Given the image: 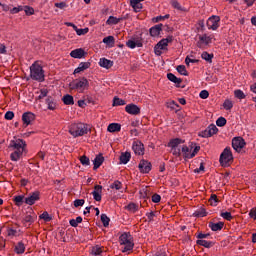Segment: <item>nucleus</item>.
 I'll list each match as a JSON object with an SVG mask.
<instances>
[{"instance_id": "nucleus-62", "label": "nucleus", "mask_w": 256, "mask_h": 256, "mask_svg": "<svg viewBox=\"0 0 256 256\" xmlns=\"http://www.w3.org/2000/svg\"><path fill=\"white\" fill-rule=\"evenodd\" d=\"M152 202H153V203H160V202H161V195H159V194H154V195L152 196Z\"/></svg>"}, {"instance_id": "nucleus-60", "label": "nucleus", "mask_w": 256, "mask_h": 256, "mask_svg": "<svg viewBox=\"0 0 256 256\" xmlns=\"http://www.w3.org/2000/svg\"><path fill=\"white\" fill-rule=\"evenodd\" d=\"M77 35H87L89 33V28H84V29H78L76 30Z\"/></svg>"}, {"instance_id": "nucleus-39", "label": "nucleus", "mask_w": 256, "mask_h": 256, "mask_svg": "<svg viewBox=\"0 0 256 256\" xmlns=\"http://www.w3.org/2000/svg\"><path fill=\"white\" fill-rule=\"evenodd\" d=\"M208 201H209L210 205H212V207H217V203H219L220 200L216 194H211Z\"/></svg>"}, {"instance_id": "nucleus-18", "label": "nucleus", "mask_w": 256, "mask_h": 256, "mask_svg": "<svg viewBox=\"0 0 256 256\" xmlns=\"http://www.w3.org/2000/svg\"><path fill=\"white\" fill-rule=\"evenodd\" d=\"M212 39L210 38V36H207V34H203L202 36H199V41L197 42V47H199V49H201L203 47V43H205L206 45H209L211 43Z\"/></svg>"}, {"instance_id": "nucleus-8", "label": "nucleus", "mask_w": 256, "mask_h": 256, "mask_svg": "<svg viewBox=\"0 0 256 256\" xmlns=\"http://www.w3.org/2000/svg\"><path fill=\"white\" fill-rule=\"evenodd\" d=\"M219 132V128L215 124H210L207 129L199 133V137H213V135H217Z\"/></svg>"}, {"instance_id": "nucleus-45", "label": "nucleus", "mask_w": 256, "mask_h": 256, "mask_svg": "<svg viewBox=\"0 0 256 256\" xmlns=\"http://www.w3.org/2000/svg\"><path fill=\"white\" fill-rule=\"evenodd\" d=\"M122 187L123 184L119 180L114 181V183L110 185V189H116V191H119V189H122Z\"/></svg>"}, {"instance_id": "nucleus-41", "label": "nucleus", "mask_w": 256, "mask_h": 256, "mask_svg": "<svg viewBox=\"0 0 256 256\" xmlns=\"http://www.w3.org/2000/svg\"><path fill=\"white\" fill-rule=\"evenodd\" d=\"M176 69L178 73H180V75H184L185 77L189 75V72H187V68L185 67V65H179Z\"/></svg>"}, {"instance_id": "nucleus-1", "label": "nucleus", "mask_w": 256, "mask_h": 256, "mask_svg": "<svg viewBox=\"0 0 256 256\" xmlns=\"http://www.w3.org/2000/svg\"><path fill=\"white\" fill-rule=\"evenodd\" d=\"M25 147H27V143L23 139L11 140L9 148L16 150L10 156L11 161H19L25 151Z\"/></svg>"}, {"instance_id": "nucleus-25", "label": "nucleus", "mask_w": 256, "mask_h": 256, "mask_svg": "<svg viewBox=\"0 0 256 256\" xmlns=\"http://www.w3.org/2000/svg\"><path fill=\"white\" fill-rule=\"evenodd\" d=\"M167 79L169 81H171L172 83H175L176 87H180L179 85H181V83H183V79L177 78V76H175V74H173V73H168Z\"/></svg>"}, {"instance_id": "nucleus-23", "label": "nucleus", "mask_w": 256, "mask_h": 256, "mask_svg": "<svg viewBox=\"0 0 256 256\" xmlns=\"http://www.w3.org/2000/svg\"><path fill=\"white\" fill-rule=\"evenodd\" d=\"M208 227H210L212 231H221V229L225 227V222H209Z\"/></svg>"}, {"instance_id": "nucleus-37", "label": "nucleus", "mask_w": 256, "mask_h": 256, "mask_svg": "<svg viewBox=\"0 0 256 256\" xmlns=\"http://www.w3.org/2000/svg\"><path fill=\"white\" fill-rule=\"evenodd\" d=\"M193 215L194 217H207V210L201 207L200 209L196 210Z\"/></svg>"}, {"instance_id": "nucleus-28", "label": "nucleus", "mask_w": 256, "mask_h": 256, "mask_svg": "<svg viewBox=\"0 0 256 256\" xmlns=\"http://www.w3.org/2000/svg\"><path fill=\"white\" fill-rule=\"evenodd\" d=\"M181 143H185V140H182L181 138L171 139L168 143V147H171V149H175L179 147Z\"/></svg>"}, {"instance_id": "nucleus-4", "label": "nucleus", "mask_w": 256, "mask_h": 256, "mask_svg": "<svg viewBox=\"0 0 256 256\" xmlns=\"http://www.w3.org/2000/svg\"><path fill=\"white\" fill-rule=\"evenodd\" d=\"M120 245H124L122 253H127L128 251H133V247H135V243H133V238L129 233H123L119 237Z\"/></svg>"}, {"instance_id": "nucleus-6", "label": "nucleus", "mask_w": 256, "mask_h": 256, "mask_svg": "<svg viewBox=\"0 0 256 256\" xmlns=\"http://www.w3.org/2000/svg\"><path fill=\"white\" fill-rule=\"evenodd\" d=\"M30 77L34 81H45V72L43 71V67L39 64H33L30 67Z\"/></svg>"}, {"instance_id": "nucleus-32", "label": "nucleus", "mask_w": 256, "mask_h": 256, "mask_svg": "<svg viewBox=\"0 0 256 256\" xmlns=\"http://www.w3.org/2000/svg\"><path fill=\"white\" fill-rule=\"evenodd\" d=\"M14 251L17 255H23V253H25V244L23 242H18Z\"/></svg>"}, {"instance_id": "nucleus-47", "label": "nucleus", "mask_w": 256, "mask_h": 256, "mask_svg": "<svg viewBox=\"0 0 256 256\" xmlns=\"http://www.w3.org/2000/svg\"><path fill=\"white\" fill-rule=\"evenodd\" d=\"M217 127H225L227 125V119L225 117H219L216 121Z\"/></svg>"}, {"instance_id": "nucleus-12", "label": "nucleus", "mask_w": 256, "mask_h": 256, "mask_svg": "<svg viewBox=\"0 0 256 256\" xmlns=\"http://www.w3.org/2000/svg\"><path fill=\"white\" fill-rule=\"evenodd\" d=\"M41 199V193L39 191H35L30 194L29 197L25 198L26 205H35L36 201Z\"/></svg>"}, {"instance_id": "nucleus-49", "label": "nucleus", "mask_w": 256, "mask_h": 256, "mask_svg": "<svg viewBox=\"0 0 256 256\" xmlns=\"http://www.w3.org/2000/svg\"><path fill=\"white\" fill-rule=\"evenodd\" d=\"M102 253H103V248H101L99 245L92 247V255H100Z\"/></svg>"}, {"instance_id": "nucleus-7", "label": "nucleus", "mask_w": 256, "mask_h": 256, "mask_svg": "<svg viewBox=\"0 0 256 256\" xmlns=\"http://www.w3.org/2000/svg\"><path fill=\"white\" fill-rule=\"evenodd\" d=\"M169 43H173V36H168L167 38L160 40L154 47L155 55H162V51L167 49Z\"/></svg>"}, {"instance_id": "nucleus-56", "label": "nucleus", "mask_w": 256, "mask_h": 256, "mask_svg": "<svg viewBox=\"0 0 256 256\" xmlns=\"http://www.w3.org/2000/svg\"><path fill=\"white\" fill-rule=\"evenodd\" d=\"M24 223H35V216L26 215L23 219Z\"/></svg>"}, {"instance_id": "nucleus-33", "label": "nucleus", "mask_w": 256, "mask_h": 256, "mask_svg": "<svg viewBox=\"0 0 256 256\" xmlns=\"http://www.w3.org/2000/svg\"><path fill=\"white\" fill-rule=\"evenodd\" d=\"M62 101L64 103V105H75V100L73 98V96H71L70 94H66L63 96Z\"/></svg>"}, {"instance_id": "nucleus-3", "label": "nucleus", "mask_w": 256, "mask_h": 256, "mask_svg": "<svg viewBox=\"0 0 256 256\" xmlns=\"http://www.w3.org/2000/svg\"><path fill=\"white\" fill-rule=\"evenodd\" d=\"M70 91H78V93H83L85 89H89V80L85 77L74 79L69 83Z\"/></svg>"}, {"instance_id": "nucleus-27", "label": "nucleus", "mask_w": 256, "mask_h": 256, "mask_svg": "<svg viewBox=\"0 0 256 256\" xmlns=\"http://www.w3.org/2000/svg\"><path fill=\"white\" fill-rule=\"evenodd\" d=\"M107 131L109 133H119L121 131V124L119 123H111L108 125Z\"/></svg>"}, {"instance_id": "nucleus-57", "label": "nucleus", "mask_w": 256, "mask_h": 256, "mask_svg": "<svg viewBox=\"0 0 256 256\" xmlns=\"http://www.w3.org/2000/svg\"><path fill=\"white\" fill-rule=\"evenodd\" d=\"M83 205H85L84 199H76L74 201V207H83Z\"/></svg>"}, {"instance_id": "nucleus-35", "label": "nucleus", "mask_w": 256, "mask_h": 256, "mask_svg": "<svg viewBox=\"0 0 256 256\" xmlns=\"http://www.w3.org/2000/svg\"><path fill=\"white\" fill-rule=\"evenodd\" d=\"M181 151L184 159H193V156H191V150L187 147V145L182 146Z\"/></svg>"}, {"instance_id": "nucleus-20", "label": "nucleus", "mask_w": 256, "mask_h": 256, "mask_svg": "<svg viewBox=\"0 0 256 256\" xmlns=\"http://www.w3.org/2000/svg\"><path fill=\"white\" fill-rule=\"evenodd\" d=\"M141 1L145 0H130V5L135 13H139L141 12V9H143V4H141Z\"/></svg>"}, {"instance_id": "nucleus-31", "label": "nucleus", "mask_w": 256, "mask_h": 256, "mask_svg": "<svg viewBox=\"0 0 256 256\" xmlns=\"http://www.w3.org/2000/svg\"><path fill=\"white\" fill-rule=\"evenodd\" d=\"M197 245H200L201 247H205L206 249H211L213 245H215V242L207 241V240H197Z\"/></svg>"}, {"instance_id": "nucleus-9", "label": "nucleus", "mask_w": 256, "mask_h": 256, "mask_svg": "<svg viewBox=\"0 0 256 256\" xmlns=\"http://www.w3.org/2000/svg\"><path fill=\"white\" fill-rule=\"evenodd\" d=\"M245 145H247V143L243 137H234L232 139V147L234 151H237V153H239V151H241Z\"/></svg>"}, {"instance_id": "nucleus-24", "label": "nucleus", "mask_w": 256, "mask_h": 256, "mask_svg": "<svg viewBox=\"0 0 256 256\" xmlns=\"http://www.w3.org/2000/svg\"><path fill=\"white\" fill-rule=\"evenodd\" d=\"M46 104L48 105V109L50 111H55L57 109V102H55V98L52 96H48L46 99Z\"/></svg>"}, {"instance_id": "nucleus-5", "label": "nucleus", "mask_w": 256, "mask_h": 256, "mask_svg": "<svg viewBox=\"0 0 256 256\" xmlns=\"http://www.w3.org/2000/svg\"><path fill=\"white\" fill-rule=\"evenodd\" d=\"M221 167H231L233 164V153L230 147H226L220 155Z\"/></svg>"}, {"instance_id": "nucleus-11", "label": "nucleus", "mask_w": 256, "mask_h": 256, "mask_svg": "<svg viewBox=\"0 0 256 256\" xmlns=\"http://www.w3.org/2000/svg\"><path fill=\"white\" fill-rule=\"evenodd\" d=\"M153 165L148 160L142 159L138 165L140 173L147 174L151 171Z\"/></svg>"}, {"instance_id": "nucleus-17", "label": "nucleus", "mask_w": 256, "mask_h": 256, "mask_svg": "<svg viewBox=\"0 0 256 256\" xmlns=\"http://www.w3.org/2000/svg\"><path fill=\"white\" fill-rule=\"evenodd\" d=\"M161 31H163V24H158L150 28L149 33L151 37H159V35H161Z\"/></svg>"}, {"instance_id": "nucleus-15", "label": "nucleus", "mask_w": 256, "mask_h": 256, "mask_svg": "<svg viewBox=\"0 0 256 256\" xmlns=\"http://www.w3.org/2000/svg\"><path fill=\"white\" fill-rule=\"evenodd\" d=\"M125 111L129 115H139L141 113V108H139V106H137L136 104L132 103V104L126 105Z\"/></svg>"}, {"instance_id": "nucleus-2", "label": "nucleus", "mask_w": 256, "mask_h": 256, "mask_svg": "<svg viewBox=\"0 0 256 256\" xmlns=\"http://www.w3.org/2000/svg\"><path fill=\"white\" fill-rule=\"evenodd\" d=\"M69 133L72 137H83L89 133V126L85 123H74L70 125Z\"/></svg>"}, {"instance_id": "nucleus-61", "label": "nucleus", "mask_w": 256, "mask_h": 256, "mask_svg": "<svg viewBox=\"0 0 256 256\" xmlns=\"http://www.w3.org/2000/svg\"><path fill=\"white\" fill-rule=\"evenodd\" d=\"M20 11H23V6L14 7L10 10V13L12 15H15V13H19Z\"/></svg>"}, {"instance_id": "nucleus-42", "label": "nucleus", "mask_w": 256, "mask_h": 256, "mask_svg": "<svg viewBox=\"0 0 256 256\" xmlns=\"http://www.w3.org/2000/svg\"><path fill=\"white\" fill-rule=\"evenodd\" d=\"M49 95V90L43 88L40 90V95L36 98V101H41V99H45Z\"/></svg>"}, {"instance_id": "nucleus-54", "label": "nucleus", "mask_w": 256, "mask_h": 256, "mask_svg": "<svg viewBox=\"0 0 256 256\" xmlns=\"http://www.w3.org/2000/svg\"><path fill=\"white\" fill-rule=\"evenodd\" d=\"M24 11L26 13V15H35V9H33V7L30 6H24Z\"/></svg>"}, {"instance_id": "nucleus-10", "label": "nucleus", "mask_w": 256, "mask_h": 256, "mask_svg": "<svg viewBox=\"0 0 256 256\" xmlns=\"http://www.w3.org/2000/svg\"><path fill=\"white\" fill-rule=\"evenodd\" d=\"M219 21H221V18L219 16H211L208 20H207V27L208 29H212V31H217V29H219Z\"/></svg>"}, {"instance_id": "nucleus-58", "label": "nucleus", "mask_w": 256, "mask_h": 256, "mask_svg": "<svg viewBox=\"0 0 256 256\" xmlns=\"http://www.w3.org/2000/svg\"><path fill=\"white\" fill-rule=\"evenodd\" d=\"M171 153L174 157H181V149L179 148H172Z\"/></svg>"}, {"instance_id": "nucleus-53", "label": "nucleus", "mask_w": 256, "mask_h": 256, "mask_svg": "<svg viewBox=\"0 0 256 256\" xmlns=\"http://www.w3.org/2000/svg\"><path fill=\"white\" fill-rule=\"evenodd\" d=\"M103 43H106L107 45L112 43V45H114L115 44V37H113V36L105 37L103 39Z\"/></svg>"}, {"instance_id": "nucleus-48", "label": "nucleus", "mask_w": 256, "mask_h": 256, "mask_svg": "<svg viewBox=\"0 0 256 256\" xmlns=\"http://www.w3.org/2000/svg\"><path fill=\"white\" fill-rule=\"evenodd\" d=\"M234 97H236V99H245V97L247 96L245 95V93H243L242 90L238 89L234 91Z\"/></svg>"}, {"instance_id": "nucleus-55", "label": "nucleus", "mask_w": 256, "mask_h": 256, "mask_svg": "<svg viewBox=\"0 0 256 256\" xmlns=\"http://www.w3.org/2000/svg\"><path fill=\"white\" fill-rule=\"evenodd\" d=\"M23 196L18 195L14 197V202L17 205V207H21V203H23Z\"/></svg>"}, {"instance_id": "nucleus-64", "label": "nucleus", "mask_w": 256, "mask_h": 256, "mask_svg": "<svg viewBox=\"0 0 256 256\" xmlns=\"http://www.w3.org/2000/svg\"><path fill=\"white\" fill-rule=\"evenodd\" d=\"M249 216L251 217V219H254V221H256V208H252L250 210Z\"/></svg>"}, {"instance_id": "nucleus-22", "label": "nucleus", "mask_w": 256, "mask_h": 256, "mask_svg": "<svg viewBox=\"0 0 256 256\" xmlns=\"http://www.w3.org/2000/svg\"><path fill=\"white\" fill-rule=\"evenodd\" d=\"M105 161V157H103V154H99L95 157L94 159V167H93V170L94 171H97V169L100 168L101 165H103Z\"/></svg>"}, {"instance_id": "nucleus-38", "label": "nucleus", "mask_w": 256, "mask_h": 256, "mask_svg": "<svg viewBox=\"0 0 256 256\" xmlns=\"http://www.w3.org/2000/svg\"><path fill=\"white\" fill-rule=\"evenodd\" d=\"M202 59H204V61H207L208 63H213V54H209L207 51L203 52L201 55Z\"/></svg>"}, {"instance_id": "nucleus-26", "label": "nucleus", "mask_w": 256, "mask_h": 256, "mask_svg": "<svg viewBox=\"0 0 256 256\" xmlns=\"http://www.w3.org/2000/svg\"><path fill=\"white\" fill-rule=\"evenodd\" d=\"M100 67H103L104 69H111L113 67V61L107 59V58H101L99 61Z\"/></svg>"}, {"instance_id": "nucleus-36", "label": "nucleus", "mask_w": 256, "mask_h": 256, "mask_svg": "<svg viewBox=\"0 0 256 256\" xmlns=\"http://www.w3.org/2000/svg\"><path fill=\"white\" fill-rule=\"evenodd\" d=\"M125 209L131 211L132 213H137V211H139V206L136 203L131 202L125 206Z\"/></svg>"}, {"instance_id": "nucleus-63", "label": "nucleus", "mask_w": 256, "mask_h": 256, "mask_svg": "<svg viewBox=\"0 0 256 256\" xmlns=\"http://www.w3.org/2000/svg\"><path fill=\"white\" fill-rule=\"evenodd\" d=\"M209 97V91L207 90H202L200 92V99H207Z\"/></svg>"}, {"instance_id": "nucleus-51", "label": "nucleus", "mask_w": 256, "mask_h": 256, "mask_svg": "<svg viewBox=\"0 0 256 256\" xmlns=\"http://www.w3.org/2000/svg\"><path fill=\"white\" fill-rule=\"evenodd\" d=\"M80 163L82 165H90L91 164V161L89 160V157H87L86 155H83L80 157Z\"/></svg>"}, {"instance_id": "nucleus-16", "label": "nucleus", "mask_w": 256, "mask_h": 256, "mask_svg": "<svg viewBox=\"0 0 256 256\" xmlns=\"http://www.w3.org/2000/svg\"><path fill=\"white\" fill-rule=\"evenodd\" d=\"M22 121L24 125L29 126L31 125V122L35 121V115L32 112H25L22 115Z\"/></svg>"}, {"instance_id": "nucleus-21", "label": "nucleus", "mask_w": 256, "mask_h": 256, "mask_svg": "<svg viewBox=\"0 0 256 256\" xmlns=\"http://www.w3.org/2000/svg\"><path fill=\"white\" fill-rule=\"evenodd\" d=\"M91 67V62H81L79 66L74 70V75L81 73L82 71H87Z\"/></svg>"}, {"instance_id": "nucleus-44", "label": "nucleus", "mask_w": 256, "mask_h": 256, "mask_svg": "<svg viewBox=\"0 0 256 256\" xmlns=\"http://www.w3.org/2000/svg\"><path fill=\"white\" fill-rule=\"evenodd\" d=\"M119 105H126V102L125 100L123 99H120L119 97H114V100H113V107H117Z\"/></svg>"}, {"instance_id": "nucleus-43", "label": "nucleus", "mask_w": 256, "mask_h": 256, "mask_svg": "<svg viewBox=\"0 0 256 256\" xmlns=\"http://www.w3.org/2000/svg\"><path fill=\"white\" fill-rule=\"evenodd\" d=\"M100 219L104 227H109V222L111 221V219L108 216H106V214H101Z\"/></svg>"}, {"instance_id": "nucleus-14", "label": "nucleus", "mask_w": 256, "mask_h": 256, "mask_svg": "<svg viewBox=\"0 0 256 256\" xmlns=\"http://www.w3.org/2000/svg\"><path fill=\"white\" fill-rule=\"evenodd\" d=\"M70 56L73 57V59H85V57H87V52H85L83 48H78L72 50Z\"/></svg>"}, {"instance_id": "nucleus-52", "label": "nucleus", "mask_w": 256, "mask_h": 256, "mask_svg": "<svg viewBox=\"0 0 256 256\" xmlns=\"http://www.w3.org/2000/svg\"><path fill=\"white\" fill-rule=\"evenodd\" d=\"M220 215L226 221H231L233 219V215H231V212H222Z\"/></svg>"}, {"instance_id": "nucleus-40", "label": "nucleus", "mask_w": 256, "mask_h": 256, "mask_svg": "<svg viewBox=\"0 0 256 256\" xmlns=\"http://www.w3.org/2000/svg\"><path fill=\"white\" fill-rule=\"evenodd\" d=\"M69 223L71 227H78L79 223H83V218L81 216H78L76 219H71Z\"/></svg>"}, {"instance_id": "nucleus-13", "label": "nucleus", "mask_w": 256, "mask_h": 256, "mask_svg": "<svg viewBox=\"0 0 256 256\" xmlns=\"http://www.w3.org/2000/svg\"><path fill=\"white\" fill-rule=\"evenodd\" d=\"M135 155H145V145L141 141H135L132 145Z\"/></svg>"}, {"instance_id": "nucleus-30", "label": "nucleus", "mask_w": 256, "mask_h": 256, "mask_svg": "<svg viewBox=\"0 0 256 256\" xmlns=\"http://www.w3.org/2000/svg\"><path fill=\"white\" fill-rule=\"evenodd\" d=\"M131 160V152H122L120 155V163L127 165V162Z\"/></svg>"}, {"instance_id": "nucleus-46", "label": "nucleus", "mask_w": 256, "mask_h": 256, "mask_svg": "<svg viewBox=\"0 0 256 256\" xmlns=\"http://www.w3.org/2000/svg\"><path fill=\"white\" fill-rule=\"evenodd\" d=\"M223 107L226 109V111H231V109H233V102L229 99H226L223 103Z\"/></svg>"}, {"instance_id": "nucleus-19", "label": "nucleus", "mask_w": 256, "mask_h": 256, "mask_svg": "<svg viewBox=\"0 0 256 256\" xmlns=\"http://www.w3.org/2000/svg\"><path fill=\"white\" fill-rule=\"evenodd\" d=\"M103 192V186L101 185H95L94 191L92 192V195L96 201H101V193Z\"/></svg>"}, {"instance_id": "nucleus-50", "label": "nucleus", "mask_w": 256, "mask_h": 256, "mask_svg": "<svg viewBox=\"0 0 256 256\" xmlns=\"http://www.w3.org/2000/svg\"><path fill=\"white\" fill-rule=\"evenodd\" d=\"M40 219H43L46 222L51 221L53 218L49 215V212L45 211L40 215Z\"/></svg>"}, {"instance_id": "nucleus-34", "label": "nucleus", "mask_w": 256, "mask_h": 256, "mask_svg": "<svg viewBox=\"0 0 256 256\" xmlns=\"http://www.w3.org/2000/svg\"><path fill=\"white\" fill-rule=\"evenodd\" d=\"M196 27V33H203L205 31V20H198L195 24Z\"/></svg>"}, {"instance_id": "nucleus-59", "label": "nucleus", "mask_w": 256, "mask_h": 256, "mask_svg": "<svg viewBox=\"0 0 256 256\" xmlns=\"http://www.w3.org/2000/svg\"><path fill=\"white\" fill-rule=\"evenodd\" d=\"M5 119L6 121H11L13 119V117H15V113H13V111H8L5 114Z\"/></svg>"}, {"instance_id": "nucleus-29", "label": "nucleus", "mask_w": 256, "mask_h": 256, "mask_svg": "<svg viewBox=\"0 0 256 256\" xmlns=\"http://www.w3.org/2000/svg\"><path fill=\"white\" fill-rule=\"evenodd\" d=\"M125 18L120 17L117 18L115 16H110L108 20L106 21V25H117L118 23H121Z\"/></svg>"}]
</instances>
